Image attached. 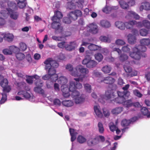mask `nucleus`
Segmentation results:
<instances>
[{"label":"nucleus","instance_id":"1","mask_svg":"<svg viewBox=\"0 0 150 150\" xmlns=\"http://www.w3.org/2000/svg\"><path fill=\"white\" fill-rule=\"evenodd\" d=\"M82 79L79 77V79H74V81L70 82L69 87L66 84L67 82V79L64 76H61L58 79V83L61 86V90L63 93V95L65 98L68 97L70 95L69 91L73 92L76 89H80L82 87V84L79 82V81H82Z\"/></svg>","mask_w":150,"mask_h":150},{"label":"nucleus","instance_id":"2","mask_svg":"<svg viewBox=\"0 0 150 150\" xmlns=\"http://www.w3.org/2000/svg\"><path fill=\"white\" fill-rule=\"evenodd\" d=\"M147 50L146 47L136 46L132 49V52H130V56L133 59L139 60L141 59L142 53L145 52Z\"/></svg>","mask_w":150,"mask_h":150},{"label":"nucleus","instance_id":"3","mask_svg":"<svg viewBox=\"0 0 150 150\" xmlns=\"http://www.w3.org/2000/svg\"><path fill=\"white\" fill-rule=\"evenodd\" d=\"M44 63L45 65V70H49V74H50L51 71L53 74L56 73L54 68H57L59 66V64L56 61L51 58H48L44 62Z\"/></svg>","mask_w":150,"mask_h":150},{"label":"nucleus","instance_id":"4","mask_svg":"<svg viewBox=\"0 0 150 150\" xmlns=\"http://www.w3.org/2000/svg\"><path fill=\"white\" fill-rule=\"evenodd\" d=\"M8 8H7L10 17L12 19L16 20L18 18L19 13L14 11L17 9L16 4L11 1H9L8 2Z\"/></svg>","mask_w":150,"mask_h":150},{"label":"nucleus","instance_id":"5","mask_svg":"<svg viewBox=\"0 0 150 150\" xmlns=\"http://www.w3.org/2000/svg\"><path fill=\"white\" fill-rule=\"evenodd\" d=\"M71 92H72V96L75 103L76 104H81L85 100V96L83 94H80L76 90Z\"/></svg>","mask_w":150,"mask_h":150},{"label":"nucleus","instance_id":"6","mask_svg":"<svg viewBox=\"0 0 150 150\" xmlns=\"http://www.w3.org/2000/svg\"><path fill=\"white\" fill-rule=\"evenodd\" d=\"M82 64L86 65L89 68L95 67L97 65V62L88 56H86L85 59L82 61Z\"/></svg>","mask_w":150,"mask_h":150},{"label":"nucleus","instance_id":"7","mask_svg":"<svg viewBox=\"0 0 150 150\" xmlns=\"http://www.w3.org/2000/svg\"><path fill=\"white\" fill-rule=\"evenodd\" d=\"M68 2L67 4V7L69 9L75 8L76 5L79 7H81L83 3V0H67Z\"/></svg>","mask_w":150,"mask_h":150},{"label":"nucleus","instance_id":"8","mask_svg":"<svg viewBox=\"0 0 150 150\" xmlns=\"http://www.w3.org/2000/svg\"><path fill=\"white\" fill-rule=\"evenodd\" d=\"M8 82L6 79L0 75V85L3 88V91L4 92H8L11 90V88L8 86Z\"/></svg>","mask_w":150,"mask_h":150},{"label":"nucleus","instance_id":"9","mask_svg":"<svg viewBox=\"0 0 150 150\" xmlns=\"http://www.w3.org/2000/svg\"><path fill=\"white\" fill-rule=\"evenodd\" d=\"M52 20L53 22L52 24V27L56 30H58L59 32H62V28L61 26V24L60 23V20L59 19H56L55 17H53Z\"/></svg>","mask_w":150,"mask_h":150},{"label":"nucleus","instance_id":"10","mask_svg":"<svg viewBox=\"0 0 150 150\" xmlns=\"http://www.w3.org/2000/svg\"><path fill=\"white\" fill-rule=\"evenodd\" d=\"M123 68L126 72L129 74L131 73V77L137 75V73L136 71L132 72V68L130 66V62L128 61H126L125 64H124Z\"/></svg>","mask_w":150,"mask_h":150},{"label":"nucleus","instance_id":"11","mask_svg":"<svg viewBox=\"0 0 150 150\" xmlns=\"http://www.w3.org/2000/svg\"><path fill=\"white\" fill-rule=\"evenodd\" d=\"M48 71V74L45 75L43 76L42 78L43 79L46 80L49 79L52 82H54L57 79L58 75L56 73L53 74L52 71L50 74H49V70L46 71Z\"/></svg>","mask_w":150,"mask_h":150},{"label":"nucleus","instance_id":"12","mask_svg":"<svg viewBox=\"0 0 150 150\" xmlns=\"http://www.w3.org/2000/svg\"><path fill=\"white\" fill-rule=\"evenodd\" d=\"M87 29L90 33L93 34H96L98 33L99 31L97 25L94 23L89 24Z\"/></svg>","mask_w":150,"mask_h":150},{"label":"nucleus","instance_id":"13","mask_svg":"<svg viewBox=\"0 0 150 150\" xmlns=\"http://www.w3.org/2000/svg\"><path fill=\"white\" fill-rule=\"evenodd\" d=\"M82 15V13L79 10H75L69 13L67 16L71 19L75 20L78 16H80Z\"/></svg>","mask_w":150,"mask_h":150},{"label":"nucleus","instance_id":"14","mask_svg":"<svg viewBox=\"0 0 150 150\" xmlns=\"http://www.w3.org/2000/svg\"><path fill=\"white\" fill-rule=\"evenodd\" d=\"M36 87L35 88L34 90L37 93L42 94L44 93L43 90L41 88L42 86V82L40 79H38L35 81Z\"/></svg>","mask_w":150,"mask_h":150},{"label":"nucleus","instance_id":"15","mask_svg":"<svg viewBox=\"0 0 150 150\" xmlns=\"http://www.w3.org/2000/svg\"><path fill=\"white\" fill-rule=\"evenodd\" d=\"M102 99L100 98L98 99V100L100 102H102V100L103 99H108L114 98H115L114 94V93L112 91H108L105 92V97H104L103 95L100 96Z\"/></svg>","mask_w":150,"mask_h":150},{"label":"nucleus","instance_id":"16","mask_svg":"<svg viewBox=\"0 0 150 150\" xmlns=\"http://www.w3.org/2000/svg\"><path fill=\"white\" fill-rule=\"evenodd\" d=\"M97 81L99 83L103 82L105 83L109 84H112L115 81V80L114 78L110 76L105 77L101 80H100V78L98 79Z\"/></svg>","mask_w":150,"mask_h":150},{"label":"nucleus","instance_id":"17","mask_svg":"<svg viewBox=\"0 0 150 150\" xmlns=\"http://www.w3.org/2000/svg\"><path fill=\"white\" fill-rule=\"evenodd\" d=\"M125 18L127 19L133 18L136 20H138L139 19L140 16L135 12L132 11H129L127 12V14Z\"/></svg>","mask_w":150,"mask_h":150},{"label":"nucleus","instance_id":"18","mask_svg":"<svg viewBox=\"0 0 150 150\" xmlns=\"http://www.w3.org/2000/svg\"><path fill=\"white\" fill-rule=\"evenodd\" d=\"M129 86L130 85L129 84H127L124 87H122V90H124V91L122 92V98L125 97L127 98L129 96L130 93L128 91Z\"/></svg>","mask_w":150,"mask_h":150},{"label":"nucleus","instance_id":"19","mask_svg":"<svg viewBox=\"0 0 150 150\" xmlns=\"http://www.w3.org/2000/svg\"><path fill=\"white\" fill-rule=\"evenodd\" d=\"M125 97L122 98V105L124 107L128 108L130 107L133 105V103L131 100H125L126 98H127Z\"/></svg>","mask_w":150,"mask_h":150},{"label":"nucleus","instance_id":"20","mask_svg":"<svg viewBox=\"0 0 150 150\" xmlns=\"http://www.w3.org/2000/svg\"><path fill=\"white\" fill-rule=\"evenodd\" d=\"M76 70V67L73 69L71 72H70V74L72 76L75 77L79 76L78 79H79V77H81V78L82 79V81H79H79H82L83 79L85 77V76L84 75H80L79 70Z\"/></svg>","mask_w":150,"mask_h":150},{"label":"nucleus","instance_id":"21","mask_svg":"<svg viewBox=\"0 0 150 150\" xmlns=\"http://www.w3.org/2000/svg\"><path fill=\"white\" fill-rule=\"evenodd\" d=\"M78 45L79 44L75 42H71L69 44L67 43V46L66 47V50L68 51H71L74 50Z\"/></svg>","mask_w":150,"mask_h":150},{"label":"nucleus","instance_id":"22","mask_svg":"<svg viewBox=\"0 0 150 150\" xmlns=\"http://www.w3.org/2000/svg\"><path fill=\"white\" fill-rule=\"evenodd\" d=\"M94 112L96 116L99 117H102L103 115L101 111V110L99 105H96L94 106Z\"/></svg>","mask_w":150,"mask_h":150},{"label":"nucleus","instance_id":"23","mask_svg":"<svg viewBox=\"0 0 150 150\" xmlns=\"http://www.w3.org/2000/svg\"><path fill=\"white\" fill-rule=\"evenodd\" d=\"M143 9L146 10H150V4L147 2H145L142 3V4L139 7V10L141 11H142Z\"/></svg>","mask_w":150,"mask_h":150},{"label":"nucleus","instance_id":"24","mask_svg":"<svg viewBox=\"0 0 150 150\" xmlns=\"http://www.w3.org/2000/svg\"><path fill=\"white\" fill-rule=\"evenodd\" d=\"M79 70V73L83 74H87L88 72V69L84 68L81 65H79L76 67V70Z\"/></svg>","mask_w":150,"mask_h":150},{"label":"nucleus","instance_id":"25","mask_svg":"<svg viewBox=\"0 0 150 150\" xmlns=\"http://www.w3.org/2000/svg\"><path fill=\"white\" fill-rule=\"evenodd\" d=\"M140 45L138 46H142L143 47H146L145 46H148L150 44V40L149 38H143L140 41Z\"/></svg>","mask_w":150,"mask_h":150},{"label":"nucleus","instance_id":"26","mask_svg":"<svg viewBox=\"0 0 150 150\" xmlns=\"http://www.w3.org/2000/svg\"><path fill=\"white\" fill-rule=\"evenodd\" d=\"M99 25L101 27L105 28H109L111 26V24L109 22L104 20L100 21Z\"/></svg>","mask_w":150,"mask_h":150},{"label":"nucleus","instance_id":"27","mask_svg":"<svg viewBox=\"0 0 150 150\" xmlns=\"http://www.w3.org/2000/svg\"><path fill=\"white\" fill-rule=\"evenodd\" d=\"M3 38L5 40L10 42L13 40V36L11 34L3 33Z\"/></svg>","mask_w":150,"mask_h":150},{"label":"nucleus","instance_id":"28","mask_svg":"<svg viewBox=\"0 0 150 150\" xmlns=\"http://www.w3.org/2000/svg\"><path fill=\"white\" fill-rule=\"evenodd\" d=\"M131 124L129 120H127L126 119L122 120V127H125V128L122 129V133L125 132L126 129H127L128 127H127Z\"/></svg>","mask_w":150,"mask_h":150},{"label":"nucleus","instance_id":"29","mask_svg":"<svg viewBox=\"0 0 150 150\" xmlns=\"http://www.w3.org/2000/svg\"><path fill=\"white\" fill-rule=\"evenodd\" d=\"M69 129L70 134L71 136V141L73 142L76 139V137L77 134V133L75 132L74 130L73 129L69 128Z\"/></svg>","mask_w":150,"mask_h":150},{"label":"nucleus","instance_id":"30","mask_svg":"<svg viewBox=\"0 0 150 150\" xmlns=\"http://www.w3.org/2000/svg\"><path fill=\"white\" fill-rule=\"evenodd\" d=\"M128 42L129 43L131 44L135 43L136 42V38L134 35L129 34L128 35Z\"/></svg>","mask_w":150,"mask_h":150},{"label":"nucleus","instance_id":"31","mask_svg":"<svg viewBox=\"0 0 150 150\" xmlns=\"http://www.w3.org/2000/svg\"><path fill=\"white\" fill-rule=\"evenodd\" d=\"M62 104L64 106L67 107H70L74 104V103L71 100H65L62 101Z\"/></svg>","mask_w":150,"mask_h":150},{"label":"nucleus","instance_id":"32","mask_svg":"<svg viewBox=\"0 0 150 150\" xmlns=\"http://www.w3.org/2000/svg\"><path fill=\"white\" fill-rule=\"evenodd\" d=\"M18 95H22L23 97L26 98H30V94L26 91H21L18 92Z\"/></svg>","mask_w":150,"mask_h":150},{"label":"nucleus","instance_id":"33","mask_svg":"<svg viewBox=\"0 0 150 150\" xmlns=\"http://www.w3.org/2000/svg\"><path fill=\"white\" fill-rule=\"evenodd\" d=\"M118 97L114 99V101L118 103H121L122 102V93L119 91L117 92Z\"/></svg>","mask_w":150,"mask_h":150},{"label":"nucleus","instance_id":"34","mask_svg":"<svg viewBox=\"0 0 150 150\" xmlns=\"http://www.w3.org/2000/svg\"><path fill=\"white\" fill-rule=\"evenodd\" d=\"M99 39L102 42L110 43L111 41L110 37L109 36H101L100 37Z\"/></svg>","mask_w":150,"mask_h":150},{"label":"nucleus","instance_id":"35","mask_svg":"<svg viewBox=\"0 0 150 150\" xmlns=\"http://www.w3.org/2000/svg\"><path fill=\"white\" fill-rule=\"evenodd\" d=\"M33 78L35 79H36V81H37L38 79H39V76L37 75H35L32 76H29L26 79L27 82L29 84H32L33 82V80L32 79Z\"/></svg>","mask_w":150,"mask_h":150},{"label":"nucleus","instance_id":"36","mask_svg":"<svg viewBox=\"0 0 150 150\" xmlns=\"http://www.w3.org/2000/svg\"><path fill=\"white\" fill-rule=\"evenodd\" d=\"M142 113L144 115H146L147 117H150V112H149L148 109L145 107H142L141 109Z\"/></svg>","mask_w":150,"mask_h":150},{"label":"nucleus","instance_id":"37","mask_svg":"<svg viewBox=\"0 0 150 150\" xmlns=\"http://www.w3.org/2000/svg\"><path fill=\"white\" fill-rule=\"evenodd\" d=\"M112 68L110 66L106 65L103 67L101 70L105 74H107L109 73L111 71Z\"/></svg>","mask_w":150,"mask_h":150},{"label":"nucleus","instance_id":"38","mask_svg":"<svg viewBox=\"0 0 150 150\" xmlns=\"http://www.w3.org/2000/svg\"><path fill=\"white\" fill-rule=\"evenodd\" d=\"M99 141L97 139V137L95 138L90 139L88 141V143L90 146L99 143Z\"/></svg>","mask_w":150,"mask_h":150},{"label":"nucleus","instance_id":"39","mask_svg":"<svg viewBox=\"0 0 150 150\" xmlns=\"http://www.w3.org/2000/svg\"><path fill=\"white\" fill-rule=\"evenodd\" d=\"M88 48L91 50H100V47L97 45L91 44L88 46Z\"/></svg>","mask_w":150,"mask_h":150},{"label":"nucleus","instance_id":"40","mask_svg":"<svg viewBox=\"0 0 150 150\" xmlns=\"http://www.w3.org/2000/svg\"><path fill=\"white\" fill-rule=\"evenodd\" d=\"M10 47L12 54L14 53L16 54L19 52L20 49L18 47L14 45L10 46Z\"/></svg>","mask_w":150,"mask_h":150},{"label":"nucleus","instance_id":"41","mask_svg":"<svg viewBox=\"0 0 150 150\" xmlns=\"http://www.w3.org/2000/svg\"><path fill=\"white\" fill-rule=\"evenodd\" d=\"M85 90L86 92L88 93H90L91 92V85L88 83H85L84 84Z\"/></svg>","mask_w":150,"mask_h":150},{"label":"nucleus","instance_id":"42","mask_svg":"<svg viewBox=\"0 0 150 150\" xmlns=\"http://www.w3.org/2000/svg\"><path fill=\"white\" fill-rule=\"evenodd\" d=\"M57 46L60 48H65L66 50V47L67 46V43L65 42H60L58 44Z\"/></svg>","mask_w":150,"mask_h":150},{"label":"nucleus","instance_id":"43","mask_svg":"<svg viewBox=\"0 0 150 150\" xmlns=\"http://www.w3.org/2000/svg\"><path fill=\"white\" fill-rule=\"evenodd\" d=\"M17 59L19 60H23L25 58V55L22 53L18 52L16 54Z\"/></svg>","mask_w":150,"mask_h":150},{"label":"nucleus","instance_id":"44","mask_svg":"<svg viewBox=\"0 0 150 150\" xmlns=\"http://www.w3.org/2000/svg\"><path fill=\"white\" fill-rule=\"evenodd\" d=\"M122 111L121 107H117L113 109L112 111V112L113 114H118L120 113Z\"/></svg>","mask_w":150,"mask_h":150},{"label":"nucleus","instance_id":"45","mask_svg":"<svg viewBox=\"0 0 150 150\" xmlns=\"http://www.w3.org/2000/svg\"><path fill=\"white\" fill-rule=\"evenodd\" d=\"M8 13L5 10H2L0 12L1 15L0 16L3 18H6L8 16Z\"/></svg>","mask_w":150,"mask_h":150},{"label":"nucleus","instance_id":"46","mask_svg":"<svg viewBox=\"0 0 150 150\" xmlns=\"http://www.w3.org/2000/svg\"><path fill=\"white\" fill-rule=\"evenodd\" d=\"M53 17H55L56 19H59L60 20V19L62 17V15L60 12L56 11Z\"/></svg>","mask_w":150,"mask_h":150},{"label":"nucleus","instance_id":"47","mask_svg":"<svg viewBox=\"0 0 150 150\" xmlns=\"http://www.w3.org/2000/svg\"><path fill=\"white\" fill-rule=\"evenodd\" d=\"M78 142L80 143H83L86 142V139L83 136H79L77 138Z\"/></svg>","mask_w":150,"mask_h":150},{"label":"nucleus","instance_id":"48","mask_svg":"<svg viewBox=\"0 0 150 150\" xmlns=\"http://www.w3.org/2000/svg\"><path fill=\"white\" fill-rule=\"evenodd\" d=\"M20 45V50L22 51H25L26 50L27 48L26 45L24 43H21L19 44Z\"/></svg>","mask_w":150,"mask_h":150},{"label":"nucleus","instance_id":"49","mask_svg":"<svg viewBox=\"0 0 150 150\" xmlns=\"http://www.w3.org/2000/svg\"><path fill=\"white\" fill-rule=\"evenodd\" d=\"M113 8L110 6H106L103 9V12L106 13H109Z\"/></svg>","mask_w":150,"mask_h":150},{"label":"nucleus","instance_id":"50","mask_svg":"<svg viewBox=\"0 0 150 150\" xmlns=\"http://www.w3.org/2000/svg\"><path fill=\"white\" fill-rule=\"evenodd\" d=\"M3 53L4 54H12V52L11 51L10 47L9 46L8 48H6L4 49L2 51Z\"/></svg>","mask_w":150,"mask_h":150},{"label":"nucleus","instance_id":"51","mask_svg":"<svg viewBox=\"0 0 150 150\" xmlns=\"http://www.w3.org/2000/svg\"><path fill=\"white\" fill-rule=\"evenodd\" d=\"M109 127L110 130L112 132L114 131L117 128L116 125H115L112 122H110L109 125Z\"/></svg>","mask_w":150,"mask_h":150},{"label":"nucleus","instance_id":"52","mask_svg":"<svg viewBox=\"0 0 150 150\" xmlns=\"http://www.w3.org/2000/svg\"><path fill=\"white\" fill-rule=\"evenodd\" d=\"M96 59L98 61L100 62L103 59L102 55L100 53H98L96 54L95 55Z\"/></svg>","mask_w":150,"mask_h":150},{"label":"nucleus","instance_id":"53","mask_svg":"<svg viewBox=\"0 0 150 150\" xmlns=\"http://www.w3.org/2000/svg\"><path fill=\"white\" fill-rule=\"evenodd\" d=\"M98 130L100 133H103L104 131V129L103 124L99 122L98 124Z\"/></svg>","mask_w":150,"mask_h":150},{"label":"nucleus","instance_id":"54","mask_svg":"<svg viewBox=\"0 0 150 150\" xmlns=\"http://www.w3.org/2000/svg\"><path fill=\"white\" fill-rule=\"evenodd\" d=\"M17 6L20 8H23L26 6L25 2H16Z\"/></svg>","mask_w":150,"mask_h":150},{"label":"nucleus","instance_id":"55","mask_svg":"<svg viewBox=\"0 0 150 150\" xmlns=\"http://www.w3.org/2000/svg\"><path fill=\"white\" fill-rule=\"evenodd\" d=\"M144 26L147 28H150V22L146 20H143Z\"/></svg>","mask_w":150,"mask_h":150},{"label":"nucleus","instance_id":"56","mask_svg":"<svg viewBox=\"0 0 150 150\" xmlns=\"http://www.w3.org/2000/svg\"><path fill=\"white\" fill-rule=\"evenodd\" d=\"M1 94L2 95L1 99L0 101L1 104L4 103L6 100V95L4 93H1Z\"/></svg>","mask_w":150,"mask_h":150},{"label":"nucleus","instance_id":"57","mask_svg":"<svg viewBox=\"0 0 150 150\" xmlns=\"http://www.w3.org/2000/svg\"><path fill=\"white\" fill-rule=\"evenodd\" d=\"M148 33V31L145 29H142L140 30V34L142 36H146Z\"/></svg>","mask_w":150,"mask_h":150},{"label":"nucleus","instance_id":"58","mask_svg":"<svg viewBox=\"0 0 150 150\" xmlns=\"http://www.w3.org/2000/svg\"><path fill=\"white\" fill-rule=\"evenodd\" d=\"M133 93L135 96L139 98H141L143 96L142 94L137 89L134 90Z\"/></svg>","mask_w":150,"mask_h":150},{"label":"nucleus","instance_id":"59","mask_svg":"<svg viewBox=\"0 0 150 150\" xmlns=\"http://www.w3.org/2000/svg\"><path fill=\"white\" fill-rule=\"evenodd\" d=\"M52 38L54 40L58 41H61L64 40V38L62 37H57L56 36H52Z\"/></svg>","mask_w":150,"mask_h":150},{"label":"nucleus","instance_id":"60","mask_svg":"<svg viewBox=\"0 0 150 150\" xmlns=\"http://www.w3.org/2000/svg\"><path fill=\"white\" fill-rule=\"evenodd\" d=\"M71 19L69 17H66L64 18L63 22L67 24H69L71 23Z\"/></svg>","mask_w":150,"mask_h":150},{"label":"nucleus","instance_id":"61","mask_svg":"<svg viewBox=\"0 0 150 150\" xmlns=\"http://www.w3.org/2000/svg\"><path fill=\"white\" fill-rule=\"evenodd\" d=\"M101 73L97 71H94L93 72V77H98L101 75Z\"/></svg>","mask_w":150,"mask_h":150},{"label":"nucleus","instance_id":"62","mask_svg":"<svg viewBox=\"0 0 150 150\" xmlns=\"http://www.w3.org/2000/svg\"><path fill=\"white\" fill-rule=\"evenodd\" d=\"M115 26L121 30L122 28V23L121 21H117L115 23Z\"/></svg>","mask_w":150,"mask_h":150},{"label":"nucleus","instance_id":"63","mask_svg":"<svg viewBox=\"0 0 150 150\" xmlns=\"http://www.w3.org/2000/svg\"><path fill=\"white\" fill-rule=\"evenodd\" d=\"M54 104L56 106H59L61 105V102L59 99H56L54 100Z\"/></svg>","mask_w":150,"mask_h":150},{"label":"nucleus","instance_id":"64","mask_svg":"<svg viewBox=\"0 0 150 150\" xmlns=\"http://www.w3.org/2000/svg\"><path fill=\"white\" fill-rule=\"evenodd\" d=\"M130 50V49L127 46H124L122 47V51L124 52H129Z\"/></svg>","mask_w":150,"mask_h":150}]
</instances>
